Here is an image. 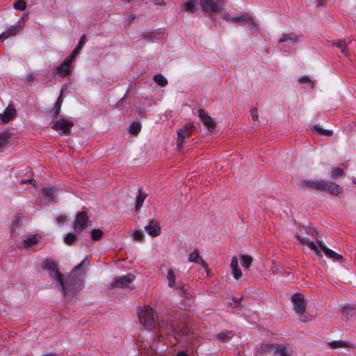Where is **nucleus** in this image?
I'll return each instance as SVG.
<instances>
[{"mask_svg": "<svg viewBox=\"0 0 356 356\" xmlns=\"http://www.w3.org/2000/svg\"><path fill=\"white\" fill-rule=\"evenodd\" d=\"M88 257L77 266H76L70 272L66 281L63 280V287L62 292L67 300H71L76 293L81 290L83 286V280L86 273V267L89 265Z\"/></svg>", "mask_w": 356, "mask_h": 356, "instance_id": "obj_1", "label": "nucleus"}, {"mask_svg": "<svg viewBox=\"0 0 356 356\" xmlns=\"http://www.w3.org/2000/svg\"><path fill=\"white\" fill-rule=\"evenodd\" d=\"M138 316L140 324L147 330H152L158 326L160 332L162 330H166V334H168V332L173 331L175 328V324L172 322L165 323L163 321H158L156 323L154 316V311L149 306H145L140 310L138 313Z\"/></svg>", "mask_w": 356, "mask_h": 356, "instance_id": "obj_2", "label": "nucleus"}, {"mask_svg": "<svg viewBox=\"0 0 356 356\" xmlns=\"http://www.w3.org/2000/svg\"><path fill=\"white\" fill-rule=\"evenodd\" d=\"M41 268L49 272V276L54 279L62 290L63 287V276L59 272L57 264L53 259H44L41 263Z\"/></svg>", "mask_w": 356, "mask_h": 356, "instance_id": "obj_3", "label": "nucleus"}, {"mask_svg": "<svg viewBox=\"0 0 356 356\" xmlns=\"http://www.w3.org/2000/svg\"><path fill=\"white\" fill-rule=\"evenodd\" d=\"M222 18L232 23L247 22L252 26V29H257L259 25L257 19L250 13H244L240 16H232L229 13H225L222 15Z\"/></svg>", "mask_w": 356, "mask_h": 356, "instance_id": "obj_4", "label": "nucleus"}, {"mask_svg": "<svg viewBox=\"0 0 356 356\" xmlns=\"http://www.w3.org/2000/svg\"><path fill=\"white\" fill-rule=\"evenodd\" d=\"M225 0H200L202 10L209 15L223 10Z\"/></svg>", "mask_w": 356, "mask_h": 356, "instance_id": "obj_5", "label": "nucleus"}, {"mask_svg": "<svg viewBox=\"0 0 356 356\" xmlns=\"http://www.w3.org/2000/svg\"><path fill=\"white\" fill-rule=\"evenodd\" d=\"M135 275L131 273L116 277L113 280L111 284V288L129 287V284L135 280Z\"/></svg>", "mask_w": 356, "mask_h": 356, "instance_id": "obj_6", "label": "nucleus"}, {"mask_svg": "<svg viewBox=\"0 0 356 356\" xmlns=\"http://www.w3.org/2000/svg\"><path fill=\"white\" fill-rule=\"evenodd\" d=\"M88 216L86 212L77 213L74 222V230L76 233H81L88 225Z\"/></svg>", "mask_w": 356, "mask_h": 356, "instance_id": "obj_7", "label": "nucleus"}, {"mask_svg": "<svg viewBox=\"0 0 356 356\" xmlns=\"http://www.w3.org/2000/svg\"><path fill=\"white\" fill-rule=\"evenodd\" d=\"M72 126V121L62 118L54 122L52 129L61 134H69Z\"/></svg>", "mask_w": 356, "mask_h": 356, "instance_id": "obj_8", "label": "nucleus"}, {"mask_svg": "<svg viewBox=\"0 0 356 356\" xmlns=\"http://www.w3.org/2000/svg\"><path fill=\"white\" fill-rule=\"evenodd\" d=\"M291 301L296 312L300 315L303 314L307 305L304 296L301 293H296L292 296Z\"/></svg>", "mask_w": 356, "mask_h": 356, "instance_id": "obj_9", "label": "nucleus"}, {"mask_svg": "<svg viewBox=\"0 0 356 356\" xmlns=\"http://www.w3.org/2000/svg\"><path fill=\"white\" fill-rule=\"evenodd\" d=\"M192 129L193 125L187 124L177 131V145L179 149H180L182 145L185 143V140L191 136V135L192 134Z\"/></svg>", "mask_w": 356, "mask_h": 356, "instance_id": "obj_10", "label": "nucleus"}, {"mask_svg": "<svg viewBox=\"0 0 356 356\" xmlns=\"http://www.w3.org/2000/svg\"><path fill=\"white\" fill-rule=\"evenodd\" d=\"M303 231H306V229H300V232L297 234V238L300 243L308 246L311 250H314L317 256L320 258L323 257L321 254V251L318 248V247L311 241L308 238L302 236Z\"/></svg>", "mask_w": 356, "mask_h": 356, "instance_id": "obj_11", "label": "nucleus"}, {"mask_svg": "<svg viewBox=\"0 0 356 356\" xmlns=\"http://www.w3.org/2000/svg\"><path fill=\"white\" fill-rule=\"evenodd\" d=\"M199 117L201 119L204 126L210 131L215 128L216 123L213 120L204 112L203 109L198 110Z\"/></svg>", "mask_w": 356, "mask_h": 356, "instance_id": "obj_12", "label": "nucleus"}, {"mask_svg": "<svg viewBox=\"0 0 356 356\" xmlns=\"http://www.w3.org/2000/svg\"><path fill=\"white\" fill-rule=\"evenodd\" d=\"M73 60L69 57L66 58L64 61L56 68L57 73L61 76H66L71 72L70 65Z\"/></svg>", "mask_w": 356, "mask_h": 356, "instance_id": "obj_13", "label": "nucleus"}, {"mask_svg": "<svg viewBox=\"0 0 356 356\" xmlns=\"http://www.w3.org/2000/svg\"><path fill=\"white\" fill-rule=\"evenodd\" d=\"M323 191H326L332 195H338L343 192V188L336 183L326 180Z\"/></svg>", "mask_w": 356, "mask_h": 356, "instance_id": "obj_14", "label": "nucleus"}, {"mask_svg": "<svg viewBox=\"0 0 356 356\" xmlns=\"http://www.w3.org/2000/svg\"><path fill=\"white\" fill-rule=\"evenodd\" d=\"M317 243L318 244L320 249L324 252L325 254L329 257L332 259L334 261H341L343 259L342 255L337 253L332 250L327 248L325 245H323L321 241H317Z\"/></svg>", "mask_w": 356, "mask_h": 356, "instance_id": "obj_15", "label": "nucleus"}, {"mask_svg": "<svg viewBox=\"0 0 356 356\" xmlns=\"http://www.w3.org/2000/svg\"><path fill=\"white\" fill-rule=\"evenodd\" d=\"M145 229L151 236L153 237L159 236L161 232V228L159 223L153 220H150L149 224L145 226Z\"/></svg>", "mask_w": 356, "mask_h": 356, "instance_id": "obj_16", "label": "nucleus"}, {"mask_svg": "<svg viewBox=\"0 0 356 356\" xmlns=\"http://www.w3.org/2000/svg\"><path fill=\"white\" fill-rule=\"evenodd\" d=\"M300 41V37L294 33H287L282 34V37L279 39V43L289 42L291 44H294Z\"/></svg>", "mask_w": 356, "mask_h": 356, "instance_id": "obj_17", "label": "nucleus"}, {"mask_svg": "<svg viewBox=\"0 0 356 356\" xmlns=\"http://www.w3.org/2000/svg\"><path fill=\"white\" fill-rule=\"evenodd\" d=\"M326 180H307L302 184V186L316 190L324 191Z\"/></svg>", "mask_w": 356, "mask_h": 356, "instance_id": "obj_18", "label": "nucleus"}, {"mask_svg": "<svg viewBox=\"0 0 356 356\" xmlns=\"http://www.w3.org/2000/svg\"><path fill=\"white\" fill-rule=\"evenodd\" d=\"M326 180H307L302 184V186L316 190L324 191Z\"/></svg>", "mask_w": 356, "mask_h": 356, "instance_id": "obj_19", "label": "nucleus"}, {"mask_svg": "<svg viewBox=\"0 0 356 356\" xmlns=\"http://www.w3.org/2000/svg\"><path fill=\"white\" fill-rule=\"evenodd\" d=\"M56 190L51 186L44 187L42 190V194L44 198L48 202L56 201Z\"/></svg>", "mask_w": 356, "mask_h": 356, "instance_id": "obj_20", "label": "nucleus"}, {"mask_svg": "<svg viewBox=\"0 0 356 356\" xmlns=\"http://www.w3.org/2000/svg\"><path fill=\"white\" fill-rule=\"evenodd\" d=\"M341 310L346 321L350 320L355 316H356V308L348 304L341 306Z\"/></svg>", "mask_w": 356, "mask_h": 356, "instance_id": "obj_21", "label": "nucleus"}, {"mask_svg": "<svg viewBox=\"0 0 356 356\" xmlns=\"http://www.w3.org/2000/svg\"><path fill=\"white\" fill-rule=\"evenodd\" d=\"M188 261L196 263L202 266L204 268H207V264L205 261L200 256L198 250L196 249L189 254Z\"/></svg>", "mask_w": 356, "mask_h": 356, "instance_id": "obj_22", "label": "nucleus"}, {"mask_svg": "<svg viewBox=\"0 0 356 356\" xmlns=\"http://www.w3.org/2000/svg\"><path fill=\"white\" fill-rule=\"evenodd\" d=\"M15 114V109L8 106L2 114H0L1 120L6 123L8 122Z\"/></svg>", "mask_w": 356, "mask_h": 356, "instance_id": "obj_23", "label": "nucleus"}, {"mask_svg": "<svg viewBox=\"0 0 356 356\" xmlns=\"http://www.w3.org/2000/svg\"><path fill=\"white\" fill-rule=\"evenodd\" d=\"M182 10L185 12L193 13L197 10V5L194 0H186L183 3Z\"/></svg>", "mask_w": 356, "mask_h": 356, "instance_id": "obj_24", "label": "nucleus"}, {"mask_svg": "<svg viewBox=\"0 0 356 356\" xmlns=\"http://www.w3.org/2000/svg\"><path fill=\"white\" fill-rule=\"evenodd\" d=\"M19 27H20L19 22H17L16 24L11 26L6 31H5L1 34H0V38H6L10 35H15L19 31Z\"/></svg>", "mask_w": 356, "mask_h": 356, "instance_id": "obj_25", "label": "nucleus"}, {"mask_svg": "<svg viewBox=\"0 0 356 356\" xmlns=\"http://www.w3.org/2000/svg\"><path fill=\"white\" fill-rule=\"evenodd\" d=\"M273 356H291V350L282 345L277 346Z\"/></svg>", "mask_w": 356, "mask_h": 356, "instance_id": "obj_26", "label": "nucleus"}, {"mask_svg": "<svg viewBox=\"0 0 356 356\" xmlns=\"http://www.w3.org/2000/svg\"><path fill=\"white\" fill-rule=\"evenodd\" d=\"M86 35H81L80 39H79V43L77 44V46L73 50V51L70 54L69 58H71L72 60H73L76 57V56L77 53L79 52V51L81 50L83 48V47L84 44L86 43Z\"/></svg>", "mask_w": 356, "mask_h": 356, "instance_id": "obj_27", "label": "nucleus"}, {"mask_svg": "<svg viewBox=\"0 0 356 356\" xmlns=\"http://www.w3.org/2000/svg\"><path fill=\"white\" fill-rule=\"evenodd\" d=\"M177 294L185 300L191 298V293L185 288L182 284H179L177 287Z\"/></svg>", "mask_w": 356, "mask_h": 356, "instance_id": "obj_28", "label": "nucleus"}, {"mask_svg": "<svg viewBox=\"0 0 356 356\" xmlns=\"http://www.w3.org/2000/svg\"><path fill=\"white\" fill-rule=\"evenodd\" d=\"M348 42L345 40H337L332 41V45L338 47L341 52L345 55H347V45Z\"/></svg>", "mask_w": 356, "mask_h": 356, "instance_id": "obj_29", "label": "nucleus"}, {"mask_svg": "<svg viewBox=\"0 0 356 356\" xmlns=\"http://www.w3.org/2000/svg\"><path fill=\"white\" fill-rule=\"evenodd\" d=\"M40 238V236L38 234L32 235L23 241V245L24 247H31L36 244L39 241Z\"/></svg>", "mask_w": 356, "mask_h": 356, "instance_id": "obj_30", "label": "nucleus"}, {"mask_svg": "<svg viewBox=\"0 0 356 356\" xmlns=\"http://www.w3.org/2000/svg\"><path fill=\"white\" fill-rule=\"evenodd\" d=\"M62 94H63V91L61 90L60 94L55 103L54 108L51 111L52 116L54 118H56L60 113V107H61V105L63 103Z\"/></svg>", "mask_w": 356, "mask_h": 356, "instance_id": "obj_31", "label": "nucleus"}, {"mask_svg": "<svg viewBox=\"0 0 356 356\" xmlns=\"http://www.w3.org/2000/svg\"><path fill=\"white\" fill-rule=\"evenodd\" d=\"M146 197H147V194L140 189L139 192H138V195L136 198V210L140 209V208L143 205Z\"/></svg>", "mask_w": 356, "mask_h": 356, "instance_id": "obj_32", "label": "nucleus"}, {"mask_svg": "<svg viewBox=\"0 0 356 356\" xmlns=\"http://www.w3.org/2000/svg\"><path fill=\"white\" fill-rule=\"evenodd\" d=\"M167 280H168V285L169 287L172 288L175 285V274L172 269H168L167 272Z\"/></svg>", "mask_w": 356, "mask_h": 356, "instance_id": "obj_33", "label": "nucleus"}, {"mask_svg": "<svg viewBox=\"0 0 356 356\" xmlns=\"http://www.w3.org/2000/svg\"><path fill=\"white\" fill-rule=\"evenodd\" d=\"M9 136L8 132L0 133V151L3 150L6 147Z\"/></svg>", "mask_w": 356, "mask_h": 356, "instance_id": "obj_34", "label": "nucleus"}, {"mask_svg": "<svg viewBox=\"0 0 356 356\" xmlns=\"http://www.w3.org/2000/svg\"><path fill=\"white\" fill-rule=\"evenodd\" d=\"M312 130L321 136H331L332 134V131L323 129L321 127H319L318 125H316V124L314 125L312 127Z\"/></svg>", "mask_w": 356, "mask_h": 356, "instance_id": "obj_35", "label": "nucleus"}, {"mask_svg": "<svg viewBox=\"0 0 356 356\" xmlns=\"http://www.w3.org/2000/svg\"><path fill=\"white\" fill-rule=\"evenodd\" d=\"M252 262V258L249 255L243 254L241 257V263L243 268H248Z\"/></svg>", "mask_w": 356, "mask_h": 356, "instance_id": "obj_36", "label": "nucleus"}, {"mask_svg": "<svg viewBox=\"0 0 356 356\" xmlns=\"http://www.w3.org/2000/svg\"><path fill=\"white\" fill-rule=\"evenodd\" d=\"M77 240L76 234L74 233H68L63 238L64 243L67 245H72L74 241Z\"/></svg>", "mask_w": 356, "mask_h": 356, "instance_id": "obj_37", "label": "nucleus"}, {"mask_svg": "<svg viewBox=\"0 0 356 356\" xmlns=\"http://www.w3.org/2000/svg\"><path fill=\"white\" fill-rule=\"evenodd\" d=\"M233 333L232 332H220L216 334V338L220 341H227L232 338Z\"/></svg>", "mask_w": 356, "mask_h": 356, "instance_id": "obj_38", "label": "nucleus"}, {"mask_svg": "<svg viewBox=\"0 0 356 356\" xmlns=\"http://www.w3.org/2000/svg\"><path fill=\"white\" fill-rule=\"evenodd\" d=\"M154 81L160 86H165L168 83L167 79L161 74H156Z\"/></svg>", "mask_w": 356, "mask_h": 356, "instance_id": "obj_39", "label": "nucleus"}, {"mask_svg": "<svg viewBox=\"0 0 356 356\" xmlns=\"http://www.w3.org/2000/svg\"><path fill=\"white\" fill-rule=\"evenodd\" d=\"M329 345L332 348H345L348 346V343L343 341H333L330 342Z\"/></svg>", "mask_w": 356, "mask_h": 356, "instance_id": "obj_40", "label": "nucleus"}, {"mask_svg": "<svg viewBox=\"0 0 356 356\" xmlns=\"http://www.w3.org/2000/svg\"><path fill=\"white\" fill-rule=\"evenodd\" d=\"M103 236V232L99 229H94L91 231V238L94 241H97Z\"/></svg>", "mask_w": 356, "mask_h": 356, "instance_id": "obj_41", "label": "nucleus"}, {"mask_svg": "<svg viewBox=\"0 0 356 356\" xmlns=\"http://www.w3.org/2000/svg\"><path fill=\"white\" fill-rule=\"evenodd\" d=\"M141 129V125L138 122H134L129 127V132L132 134H138Z\"/></svg>", "mask_w": 356, "mask_h": 356, "instance_id": "obj_42", "label": "nucleus"}, {"mask_svg": "<svg viewBox=\"0 0 356 356\" xmlns=\"http://www.w3.org/2000/svg\"><path fill=\"white\" fill-rule=\"evenodd\" d=\"M13 7L15 9L18 10H24L26 7V3L23 0H17L14 3Z\"/></svg>", "mask_w": 356, "mask_h": 356, "instance_id": "obj_43", "label": "nucleus"}, {"mask_svg": "<svg viewBox=\"0 0 356 356\" xmlns=\"http://www.w3.org/2000/svg\"><path fill=\"white\" fill-rule=\"evenodd\" d=\"M343 174V170L341 168H336L331 171V177L332 179H337Z\"/></svg>", "mask_w": 356, "mask_h": 356, "instance_id": "obj_44", "label": "nucleus"}, {"mask_svg": "<svg viewBox=\"0 0 356 356\" xmlns=\"http://www.w3.org/2000/svg\"><path fill=\"white\" fill-rule=\"evenodd\" d=\"M232 273L236 280H238L242 277V272L238 267L232 268Z\"/></svg>", "mask_w": 356, "mask_h": 356, "instance_id": "obj_45", "label": "nucleus"}, {"mask_svg": "<svg viewBox=\"0 0 356 356\" xmlns=\"http://www.w3.org/2000/svg\"><path fill=\"white\" fill-rule=\"evenodd\" d=\"M133 237L137 241H142L144 238L143 234L140 231H136L133 234Z\"/></svg>", "mask_w": 356, "mask_h": 356, "instance_id": "obj_46", "label": "nucleus"}, {"mask_svg": "<svg viewBox=\"0 0 356 356\" xmlns=\"http://www.w3.org/2000/svg\"><path fill=\"white\" fill-rule=\"evenodd\" d=\"M230 267H231V269L234 268L238 267V259L236 257H235V256L232 257V258L231 259Z\"/></svg>", "mask_w": 356, "mask_h": 356, "instance_id": "obj_47", "label": "nucleus"}, {"mask_svg": "<svg viewBox=\"0 0 356 356\" xmlns=\"http://www.w3.org/2000/svg\"><path fill=\"white\" fill-rule=\"evenodd\" d=\"M251 116H252V119L255 121L258 119V113H257V110L254 108L251 111Z\"/></svg>", "mask_w": 356, "mask_h": 356, "instance_id": "obj_48", "label": "nucleus"}, {"mask_svg": "<svg viewBox=\"0 0 356 356\" xmlns=\"http://www.w3.org/2000/svg\"><path fill=\"white\" fill-rule=\"evenodd\" d=\"M25 183H30L31 184H32L33 186H35V179H24V180H22L20 181V184H25Z\"/></svg>", "mask_w": 356, "mask_h": 356, "instance_id": "obj_49", "label": "nucleus"}, {"mask_svg": "<svg viewBox=\"0 0 356 356\" xmlns=\"http://www.w3.org/2000/svg\"><path fill=\"white\" fill-rule=\"evenodd\" d=\"M25 183H30L31 184H32L33 186H35V179H24V180H22L20 181V184H25Z\"/></svg>", "mask_w": 356, "mask_h": 356, "instance_id": "obj_50", "label": "nucleus"}, {"mask_svg": "<svg viewBox=\"0 0 356 356\" xmlns=\"http://www.w3.org/2000/svg\"><path fill=\"white\" fill-rule=\"evenodd\" d=\"M299 81L301 83H309L310 82V79L309 77L307 76H302L301 77L300 79H299Z\"/></svg>", "mask_w": 356, "mask_h": 356, "instance_id": "obj_51", "label": "nucleus"}, {"mask_svg": "<svg viewBox=\"0 0 356 356\" xmlns=\"http://www.w3.org/2000/svg\"><path fill=\"white\" fill-rule=\"evenodd\" d=\"M67 220V217L65 216H60L57 218V222L59 223L64 222Z\"/></svg>", "mask_w": 356, "mask_h": 356, "instance_id": "obj_52", "label": "nucleus"}, {"mask_svg": "<svg viewBox=\"0 0 356 356\" xmlns=\"http://www.w3.org/2000/svg\"><path fill=\"white\" fill-rule=\"evenodd\" d=\"M154 3L155 5L163 6L165 4L164 0H154Z\"/></svg>", "mask_w": 356, "mask_h": 356, "instance_id": "obj_53", "label": "nucleus"}, {"mask_svg": "<svg viewBox=\"0 0 356 356\" xmlns=\"http://www.w3.org/2000/svg\"><path fill=\"white\" fill-rule=\"evenodd\" d=\"M34 79V76L33 74H29L26 77V81H28L29 82L31 81L33 79Z\"/></svg>", "mask_w": 356, "mask_h": 356, "instance_id": "obj_54", "label": "nucleus"}, {"mask_svg": "<svg viewBox=\"0 0 356 356\" xmlns=\"http://www.w3.org/2000/svg\"><path fill=\"white\" fill-rule=\"evenodd\" d=\"M177 356H188L184 351H180L177 353Z\"/></svg>", "mask_w": 356, "mask_h": 356, "instance_id": "obj_55", "label": "nucleus"}, {"mask_svg": "<svg viewBox=\"0 0 356 356\" xmlns=\"http://www.w3.org/2000/svg\"><path fill=\"white\" fill-rule=\"evenodd\" d=\"M134 19H135V15L131 14V15H130V19H129V24H130V23L131 22V21H132V20H134Z\"/></svg>", "mask_w": 356, "mask_h": 356, "instance_id": "obj_56", "label": "nucleus"}, {"mask_svg": "<svg viewBox=\"0 0 356 356\" xmlns=\"http://www.w3.org/2000/svg\"><path fill=\"white\" fill-rule=\"evenodd\" d=\"M323 1H324V0H318V3H317L316 6H320V5L323 2Z\"/></svg>", "mask_w": 356, "mask_h": 356, "instance_id": "obj_57", "label": "nucleus"}, {"mask_svg": "<svg viewBox=\"0 0 356 356\" xmlns=\"http://www.w3.org/2000/svg\"><path fill=\"white\" fill-rule=\"evenodd\" d=\"M352 181H353V182L355 184H356V178L353 177V178H352Z\"/></svg>", "mask_w": 356, "mask_h": 356, "instance_id": "obj_58", "label": "nucleus"}, {"mask_svg": "<svg viewBox=\"0 0 356 356\" xmlns=\"http://www.w3.org/2000/svg\"><path fill=\"white\" fill-rule=\"evenodd\" d=\"M316 233L315 231H312V235L314 236V234Z\"/></svg>", "mask_w": 356, "mask_h": 356, "instance_id": "obj_59", "label": "nucleus"}]
</instances>
